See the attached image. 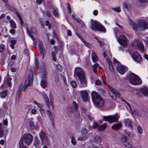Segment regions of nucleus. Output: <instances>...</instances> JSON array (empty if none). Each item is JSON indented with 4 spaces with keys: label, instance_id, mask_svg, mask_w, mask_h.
I'll use <instances>...</instances> for the list:
<instances>
[{
    "label": "nucleus",
    "instance_id": "nucleus-1",
    "mask_svg": "<svg viewBox=\"0 0 148 148\" xmlns=\"http://www.w3.org/2000/svg\"><path fill=\"white\" fill-rule=\"evenodd\" d=\"M92 98L95 106L101 110H104L106 106L99 95L96 91H93L91 93Z\"/></svg>",
    "mask_w": 148,
    "mask_h": 148
},
{
    "label": "nucleus",
    "instance_id": "nucleus-2",
    "mask_svg": "<svg viewBox=\"0 0 148 148\" xmlns=\"http://www.w3.org/2000/svg\"><path fill=\"white\" fill-rule=\"evenodd\" d=\"M74 75L76 78L77 77L79 80L80 87H82L87 86V83L85 79L84 73L81 68H76L74 71Z\"/></svg>",
    "mask_w": 148,
    "mask_h": 148
},
{
    "label": "nucleus",
    "instance_id": "nucleus-3",
    "mask_svg": "<svg viewBox=\"0 0 148 148\" xmlns=\"http://www.w3.org/2000/svg\"><path fill=\"white\" fill-rule=\"evenodd\" d=\"M129 24L132 26L133 29L135 31L137 30V27L141 30L148 29V23L145 20H140L139 21L137 26L135 22L130 18H129Z\"/></svg>",
    "mask_w": 148,
    "mask_h": 148
},
{
    "label": "nucleus",
    "instance_id": "nucleus-4",
    "mask_svg": "<svg viewBox=\"0 0 148 148\" xmlns=\"http://www.w3.org/2000/svg\"><path fill=\"white\" fill-rule=\"evenodd\" d=\"M33 138V136L30 134H26L23 135L19 142L20 148H24L23 142L27 145H30L32 141Z\"/></svg>",
    "mask_w": 148,
    "mask_h": 148
},
{
    "label": "nucleus",
    "instance_id": "nucleus-5",
    "mask_svg": "<svg viewBox=\"0 0 148 148\" xmlns=\"http://www.w3.org/2000/svg\"><path fill=\"white\" fill-rule=\"evenodd\" d=\"M33 75L32 70H29V73L26 76L25 82L23 88V90L25 91L27 87L31 86L33 83Z\"/></svg>",
    "mask_w": 148,
    "mask_h": 148
},
{
    "label": "nucleus",
    "instance_id": "nucleus-6",
    "mask_svg": "<svg viewBox=\"0 0 148 148\" xmlns=\"http://www.w3.org/2000/svg\"><path fill=\"white\" fill-rule=\"evenodd\" d=\"M127 79L134 85H140L142 83V81L139 77L137 75L131 73L126 77Z\"/></svg>",
    "mask_w": 148,
    "mask_h": 148
},
{
    "label": "nucleus",
    "instance_id": "nucleus-7",
    "mask_svg": "<svg viewBox=\"0 0 148 148\" xmlns=\"http://www.w3.org/2000/svg\"><path fill=\"white\" fill-rule=\"evenodd\" d=\"M91 28L92 30L95 32H106L105 27L99 21H94L91 22Z\"/></svg>",
    "mask_w": 148,
    "mask_h": 148
},
{
    "label": "nucleus",
    "instance_id": "nucleus-8",
    "mask_svg": "<svg viewBox=\"0 0 148 148\" xmlns=\"http://www.w3.org/2000/svg\"><path fill=\"white\" fill-rule=\"evenodd\" d=\"M47 73V70L46 69H44L43 71H40V75L42 79L40 85L42 87L44 88H46L47 86L46 77Z\"/></svg>",
    "mask_w": 148,
    "mask_h": 148
},
{
    "label": "nucleus",
    "instance_id": "nucleus-9",
    "mask_svg": "<svg viewBox=\"0 0 148 148\" xmlns=\"http://www.w3.org/2000/svg\"><path fill=\"white\" fill-rule=\"evenodd\" d=\"M108 92L110 96L113 99L116 100L117 99H121V95L118 91L111 86L109 87Z\"/></svg>",
    "mask_w": 148,
    "mask_h": 148
},
{
    "label": "nucleus",
    "instance_id": "nucleus-10",
    "mask_svg": "<svg viewBox=\"0 0 148 148\" xmlns=\"http://www.w3.org/2000/svg\"><path fill=\"white\" fill-rule=\"evenodd\" d=\"M120 116L117 114L114 115L108 116H103V119L105 121H108L110 123H112L114 122H118Z\"/></svg>",
    "mask_w": 148,
    "mask_h": 148
},
{
    "label": "nucleus",
    "instance_id": "nucleus-11",
    "mask_svg": "<svg viewBox=\"0 0 148 148\" xmlns=\"http://www.w3.org/2000/svg\"><path fill=\"white\" fill-rule=\"evenodd\" d=\"M39 134L42 144L50 146V144L45 132L43 131H41L39 133Z\"/></svg>",
    "mask_w": 148,
    "mask_h": 148
},
{
    "label": "nucleus",
    "instance_id": "nucleus-12",
    "mask_svg": "<svg viewBox=\"0 0 148 148\" xmlns=\"http://www.w3.org/2000/svg\"><path fill=\"white\" fill-rule=\"evenodd\" d=\"M119 44L123 46H125L127 44V39L123 35H120L119 37L117 38Z\"/></svg>",
    "mask_w": 148,
    "mask_h": 148
},
{
    "label": "nucleus",
    "instance_id": "nucleus-13",
    "mask_svg": "<svg viewBox=\"0 0 148 148\" xmlns=\"http://www.w3.org/2000/svg\"><path fill=\"white\" fill-rule=\"evenodd\" d=\"M116 69L119 73L121 75L124 74L128 70L127 67L123 65H120L117 66Z\"/></svg>",
    "mask_w": 148,
    "mask_h": 148
},
{
    "label": "nucleus",
    "instance_id": "nucleus-14",
    "mask_svg": "<svg viewBox=\"0 0 148 148\" xmlns=\"http://www.w3.org/2000/svg\"><path fill=\"white\" fill-rule=\"evenodd\" d=\"M132 57L134 60L138 62H140L142 60L141 56L137 52H134L132 55Z\"/></svg>",
    "mask_w": 148,
    "mask_h": 148
},
{
    "label": "nucleus",
    "instance_id": "nucleus-15",
    "mask_svg": "<svg viewBox=\"0 0 148 148\" xmlns=\"http://www.w3.org/2000/svg\"><path fill=\"white\" fill-rule=\"evenodd\" d=\"M38 48L41 56L42 59L44 58L45 52V49L44 48L43 44L42 42H40L38 45Z\"/></svg>",
    "mask_w": 148,
    "mask_h": 148
},
{
    "label": "nucleus",
    "instance_id": "nucleus-16",
    "mask_svg": "<svg viewBox=\"0 0 148 148\" xmlns=\"http://www.w3.org/2000/svg\"><path fill=\"white\" fill-rule=\"evenodd\" d=\"M103 55L104 58H106V60L108 62L109 66V69L111 72H113L114 71V69L112 64L110 60V59L108 58V57L106 55V53L104 52L103 53Z\"/></svg>",
    "mask_w": 148,
    "mask_h": 148
},
{
    "label": "nucleus",
    "instance_id": "nucleus-17",
    "mask_svg": "<svg viewBox=\"0 0 148 148\" xmlns=\"http://www.w3.org/2000/svg\"><path fill=\"white\" fill-rule=\"evenodd\" d=\"M123 123L125 126L130 127L131 129H132L133 122L130 119H124L123 120Z\"/></svg>",
    "mask_w": 148,
    "mask_h": 148
},
{
    "label": "nucleus",
    "instance_id": "nucleus-18",
    "mask_svg": "<svg viewBox=\"0 0 148 148\" xmlns=\"http://www.w3.org/2000/svg\"><path fill=\"white\" fill-rule=\"evenodd\" d=\"M122 144L125 146L128 147H130L131 146L130 144L127 141V137L123 135L122 138Z\"/></svg>",
    "mask_w": 148,
    "mask_h": 148
},
{
    "label": "nucleus",
    "instance_id": "nucleus-19",
    "mask_svg": "<svg viewBox=\"0 0 148 148\" xmlns=\"http://www.w3.org/2000/svg\"><path fill=\"white\" fill-rule=\"evenodd\" d=\"M135 43L137 44V46L139 50L142 52L144 51V46L142 41L138 40L135 42Z\"/></svg>",
    "mask_w": 148,
    "mask_h": 148
},
{
    "label": "nucleus",
    "instance_id": "nucleus-20",
    "mask_svg": "<svg viewBox=\"0 0 148 148\" xmlns=\"http://www.w3.org/2000/svg\"><path fill=\"white\" fill-rule=\"evenodd\" d=\"M80 93L83 100L84 102L88 100V93L86 90L81 91Z\"/></svg>",
    "mask_w": 148,
    "mask_h": 148
},
{
    "label": "nucleus",
    "instance_id": "nucleus-21",
    "mask_svg": "<svg viewBox=\"0 0 148 148\" xmlns=\"http://www.w3.org/2000/svg\"><path fill=\"white\" fill-rule=\"evenodd\" d=\"M140 90L144 96L148 97V88L146 86H143L140 89Z\"/></svg>",
    "mask_w": 148,
    "mask_h": 148
},
{
    "label": "nucleus",
    "instance_id": "nucleus-22",
    "mask_svg": "<svg viewBox=\"0 0 148 148\" xmlns=\"http://www.w3.org/2000/svg\"><path fill=\"white\" fill-rule=\"evenodd\" d=\"M43 95L44 99L45 101L48 108H49L50 107V103L49 99L45 93H43Z\"/></svg>",
    "mask_w": 148,
    "mask_h": 148
},
{
    "label": "nucleus",
    "instance_id": "nucleus-23",
    "mask_svg": "<svg viewBox=\"0 0 148 148\" xmlns=\"http://www.w3.org/2000/svg\"><path fill=\"white\" fill-rule=\"evenodd\" d=\"M92 61L95 63H96L98 60V58L95 53V51L93 50L92 51Z\"/></svg>",
    "mask_w": 148,
    "mask_h": 148
},
{
    "label": "nucleus",
    "instance_id": "nucleus-24",
    "mask_svg": "<svg viewBox=\"0 0 148 148\" xmlns=\"http://www.w3.org/2000/svg\"><path fill=\"white\" fill-rule=\"evenodd\" d=\"M47 113L48 115L50 118V119L51 121L52 124L53 126H54V119L53 117V115L51 112L49 110H47Z\"/></svg>",
    "mask_w": 148,
    "mask_h": 148
},
{
    "label": "nucleus",
    "instance_id": "nucleus-25",
    "mask_svg": "<svg viewBox=\"0 0 148 148\" xmlns=\"http://www.w3.org/2000/svg\"><path fill=\"white\" fill-rule=\"evenodd\" d=\"M121 126V123H119L117 124H114L111 126V128L113 130H118L120 128Z\"/></svg>",
    "mask_w": 148,
    "mask_h": 148
},
{
    "label": "nucleus",
    "instance_id": "nucleus-26",
    "mask_svg": "<svg viewBox=\"0 0 148 148\" xmlns=\"http://www.w3.org/2000/svg\"><path fill=\"white\" fill-rule=\"evenodd\" d=\"M123 8L126 9L127 10L130 11L131 9V5L129 4L126 2H124L123 3Z\"/></svg>",
    "mask_w": 148,
    "mask_h": 148
},
{
    "label": "nucleus",
    "instance_id": "nucleus-27",
    "mask_svg": "<svg viewBox=\"0 0 148 148\" xmlns=\"http://www.w3.org/2000/svg\"><path fill=\"white\" fill-rule=\"evenodd\" d=\"M106 127L107 125L106 123L99 125L98 130L100 131H103L106 129Z\"/></svg>",
    "mask_w": 148,
    "mask_h": 148
},
{
    "label": "nucleus",
    "instance_id": "nucleus-28",
    "mask_svg": "<svg viewBox=\"0 0 148 148\" xmlns=\"http://www.w3.org/2000/svg\"><path fill=\"white\" fill-rule=\"evenodd\" d=\"M34 145L36 148H40V141L38 139H35L34 143Z\"/></svg>",
    "mask_w": 148,
    "mask_h": 148
},
{
    "label": "nucleus",
    "instance_id": "nucleus-29",
    "mask_svg": "<svg viewBox=\"0 0 148 148\" xmlns=\"http://www.w3.org/2000/svg\"><path fill=\"white\" fill-rule=\"evenodd\" d=\"M10 23V26L12 28L15 29L16 27V24L15 22L12 20L11 19L9 21Z\"/></svg>",
    "mask_w": 148,
    "mask_h": 148
},
{
    "label": "nucleus",
    "instance_id": "nucleus-30",
    "mask_svg": "<svg viewBox=\"0 0 148 148\" xmlns=\"http://www.w3.org/2000/svg\"><path fill=\"white\" fill-rule=\"evenodd\" d=\"M7 95V90H4L0 92V97L3 98H5Z\"/></svg>",
    "mask_w": 148,
    "mask_h": 148
},
{
    "label": "nucleus",
    "instance_id": "nucleus-31",
    "mask_svg": "<svg viewBox=\"0 0 148 148\" xmlns=\"http://www.w3.org/2000/svg\"><path fill=\"white\" fill-rule=\"evenodd\" d=\"M53 13L54 16L56 17L58 16L59 14L58 9L55 8H53Z\"/></svg>",
    "mask_w": 148,
    "mask_h": 148
},
{
    "label": "nucleus",
    "instance_id": "nucleus-32",
    "mask_svg": "<svg viewBox=\"0 0 148 148\" xmlns=\"http://www.w3.org/2000/svg\"><path fill=\"white\" fill-rule=\"evenodd\" d=\"M47 110H45L43 108L40 109V111L42 116L44 117L46 115V113L47 112Z\"/></svg>",
    "mask_w": 148,
    "mask_h": 148
},
{
    "label": "nucleus",
    "instance_id": "nucleus-33",
    "mask_svg": "<svg viewBox=\"0 0 148 148\" xmlns=\"http://www.w3.org/2000/svg\"><path fill=\"white\" fill-rule=\"evenodd\" d=\"M124 131L125 133L127 134V135L129 137L131 138H134V134L132 133H131L128 132L126 130H125Z\"/></svg>",
    "mask_w": 148,
    "mask_h": 148
},
{
    "label": "nucleus",
    "instance_id": "nucleus-34",
    "mask_svg": "<svg viewBox=\"0 0 148 148\" xmlns=\"http://www.w3.org/2000/svg\"><path fill=\"white\" fill-rule=\"evenodd\" d=\"M23 88V85H20L18 88L16 95H19L21 92Z\"/></svg>",
    "mask_w": 148,
    "mask_h": 148
},
{
    "label": "nucleus",
    "instance_id": "nucleus-35",
    "mask_svg": "<svg viewBox=\"0 0 148 148\" xmlns=\"http://www.w3.org/2000/svg\"><path fill=\"white\" fill-rule=\"evenodd\" d=\"M99 64L98 63H96L95 64L93 65L92 66L93 70L94 72L95 73H96L97 72V69L99 66Z\"/></svg>",
    "mask_w": 148,
    "mask_h": 148
},
{
    "label": "nucleus",
    "instance_id": "nucleus-36",
    "mask_svg": "<svg viewBox=\"0 0 148 148\" xmlns=\"http://www.w3.org/2000/svg\"><path fill=\"white\" fill-rule=\"evenodd\" d=\"M49 98H50V104H51L52 108H53V106H54L53 104V96L51 94V92H50V93L49 94Z\"/></svg>",
    "mask_w": 148,
    "mask_h": 148
},
{
    "label": "nucleus",
    "instance_id": "nucleus-37",
    "mask_svg": "<svg viewBox=\"0 0 148 148\" xmlns=\"http://www.w3.org/2000/svg\"><path fill=\"white\" fill-rule=\"evenodd\" d=\"M71 143L72 144L74 145H75L76 144V142L75 138L74 136H72L71 137Z\"/></svg>",
    "mask_w": 148,
    "mask_h": 148
},
{
    "label": "nucleus",
    "instance_id": "nucleus-38",
    "mask_svg": "<svg viewBox=\"0 0 148 148\" xmlns=\"http://www.w3.org/2000/svg\"><path fill=\"white\" fill-rule=\"evenodd\" d=\"M73 105L74 110L75 111L77 110L78 109V106L77 104L75 101H73Z\"/></svg>",
    "mask_w": 148,
    "mask_h": 148
},
{
    "label": "nucleus",
    "instance_id": "nucleus-39",
    "mask_svg": "<svg viewBox=\"0 0 148 148\" xmlns=\"http://www.w3.org/2000/svg\"><path fill=\"white\" fill-rule=\"evenodd\" d=\"M95 38L99 43L100 47H102V46L104 45V43L100 40V38L99 37H95Z\"/></svg>",
    "mask_w": 148,
    "mask_h": 148
},
{
    "label": "nucleus",
    "instance_id": "nucleus-40",
    "mask_svg": "<svg viewBox=\"0 0 148 148\" xmlns=\"http://www.w3.org/2000/svg\"><path fill=\"white\" fill-rule=\"evenodd\" d=\"M82 42L86 46L89 48H90L91 45L90 44L86 42L84 40H82Z\"/></svg>",
    "mask_w": 148,
    "mask_h": 148
},
{
    "label": "nucleus",
    "instance_id": "nucleus-41",
    "mask_svg": "<svg viewBox=\"0 0 148 148\" xmlns=\"http://www.w3.org/2000/svg\"><path fill=\"white\" fill-rule=\"evenodd\" d=\"M9 42L11 43V44H15L16 43V41L13 38H10L9 40Z\"/></svg>",
    "mask_w": 148,
    "mask_h": 148
},
{
    "label": "nucleus",
    "instance_id": "nucleus-42",
    "mask_svg": "<svg viewBox=\"0 0 148 148\" xmlns=\"http://www.w3.org/2000/svg\"><path fill=\"white\" fill-rule=\"evenodd\" d=\"M99 125L98 123L96 122H94L93 123V125L92 126V127L94 129H97L98 130V128Z\"/></svg>",
    "mask_w": 148,
    "mask_h": 148
},
{
    "label": "nucleus",
    "instance_id": "nucleus-43",
    "mask_svg": "<svg viewBox=\"0 0 148 148\" xmlns=\"http://www.w3.org/2000/svg\"><path fill=\"white\" fill-rule=\"evenodd\" d=\"M112 10L117 12H120L121 11V9L119 7H117L116 8H112Z\"/></svg>",
    "mask_w": 148,
    "mask_h": 148
},
{
    "label": "nucleus",
    "instance_id": "nucleus-44",
    "mask_svg": "<svg viewBox=\"0 0 148 148\" xmlns=\"http://www.w3.org/2000/svg\"><path fill=\"white\" fill-rule=\"evenodd\" d=\"M70 84L73 88H75L77 86V84L76 82L75 81H71L70 82Z\"/></svg>",
    "mask_w": 148,
    "mask_h": 148
},
{
    "label": "nucleus",
    "instance_id": "nucleus-45",
    "mask_svg": "<svg viewBox=\"0 0 148 148\" xmlns=\"http://www.w3.org/2000/svg\"><path fill=\"white\" fill-rule=\"evenodd\" d=\"M34 103L35 104L37 105L38 107V108H40V109H41V108H42V107L43 106L42 104L41 103H38L36 101H34Z\"/></svg>",
    "mask_w": 148,
    "mask_h": 148
},
{
    "label": "nucleus",
    "instance_id": "nucleus-46",
    "mask_svg": "<svg viewBox=\"0 0 148 148\" xmlns=\"http://www.w3.org/2000/svg\"><path fill=\"white\" fill-rule=\"evenodd\" d=\"M11 79L10 77H8L7 78V82L8 86L9 87H11L12 86V83L11 82Z\"/></svg>",
    "mask_w": 148,
    "mask_h": 148
},
{
    "label": "nucleus",
    "instance_id": "nucleus-47",
    "mask_svg": "<svg viewBox=\"0 0 148 148\" xmlns=\"http://www.w3.org/2000/svg\"><path fill=\"white\" fill-rule=\"evenodd\" d=\"M138 132L141 134L143 132V130L142 127L140 125H139L138 127Z\"/></svg>",
    "mask_w": 148,
    "mask_h": 148
},
{
    "label": "nucleus",
    "instance_id": "nucleus-48",
    "mask_svg": "<svg viewBox=\"0 0 148 148\" xmlns=\"http://www.w3.org/2000/svg\"><path fill=\"white\" fill-rule=\"evenodd\" d=\"M51 54L53 61H56V54L55 52L54 51H52L51 52Z\"/></svg>",
    "mask_w": 148,
    "mask_h": 148
},
{
    "label": "nucleus",
    "instance_id": "nucleus-49",
    "mask_svg": "<svg viewBox=\"0 0 148 148\" xmlns=\"http://www.w3.org/2000/svg\"><path fill=\"white\" fill-rule=\"evenodd\" d=\"M45 25L46 26H48V27L49 29H51V24L49 23V21H45Z\"/></svg>",
    "mask_w": 148,
    "mask_h": 148
},
{
    "label": "nucleus",
    "instance_id": "nucleus-50",
    "mask_svg": "<svg viewBox=\"0 0 148 148\" xmlns=\"http://www.w3.org/2000/svg\"><path fill=\"white\" fill-rule=\"evenodd\" d=\"M87 132V130L85 128H82L81 130V133L83 134H85Z\"/></svg>",
    "mask_w": 148,
    "mask_h": 148
},
{
    "label": "nucleus",
    "instance_id": "nucleus-51",
    "mask_svg": "<svg viewBox=\"0 0 148 148\" xmlns=\"http://www.w3.org/2000/svg\"><path fill=\"white\" fill-rule=\"evenodd\" d=\"M4 50V45L3 44H1L0 46V52H2Z\"/></svg>",
    "mask_w": 148,
    "mask_h": 148
},
{
    "label": "nucleus",
    "instance_id": "nucleus-52",
    "mask_svg": "<svg viewBox=\"0 0 148 148\" xmlns=\"http://www.w3.org/2000/svg\"><path fill=\"white\" fill-rule=\"evenodd\" d=\"M19 100V95H16L15 98V103H18Z\"/></svg>",
    "mask_w": 148,
    "mask_h": 148
},
{
    "label": "nucleus",
    "instance_id": "nucleus-53",
    "mask_svg": "<svg viewBox=\"0 0 148 148\" xmlns=\"http://www.w3.org/2000/svg\"><path fill=\"white\" fill-rule=\"evenodd\" d=\"M17 15L20 21L21 24L22 25L24 23L20 15Z\"/></svg>",
    "mask_w": 148,
    "mask_h": 148
},
{
    "label": "nucleus",
    "instance_id": "nucleus-54",
    "mask_svg": "<svg viewBox=\"0 0 148 148\" xmlns=\"http://www.w3.org/2000/svg\"><path fill=\"white\" fill-rule=\"evenodd\" d=\"M72 17L73 18V19H74L75 21H79L80 20V19L79 18H76L75 17V16L74 14H73L72 15Z\"/></svg>",
    "mask_w": 148,
    "mask_h": 148
},
{
    "label": "nucleus",
    "instance_id": "nucleus-55",
    "mask_svg": "<svg viewBox=\"0 0 148 148\" xmlns=\"http://www.w3.org/2000/svg\"><path fill=\"white\" fill-rule=\"evenodd\" d=\"M118 29L117 28H115L113 29V30L115 36V37L116 38L117 37V34L118 32Z\"/></svg>",
    "mask_w": 148,
    "mask_h": 148
},
{
    "label": "nucleus",
    "instance_id": "nucleus-56",
    "mask_svg": "<svg viewBox=\"0 0 148 148\" xmlns=\"http://www.w3.org/2000/svg\"><path fill=\"white\" fill-rule=\"evenodd\" d=\"M80 20L79 21H77L78 22L80 23L82 25V27H84L85 25L84 22L80 19Z\"/></svg>",
    "mask_w": 148,
    "mask_h": 148
},
{
    "label": "nucleus",
    "instance_id": "nucleus-57",
    "mask_svg": "<svg viewBox=\"0 0 148 148\" xmlns=\"http://www.w3.org/2000/svg\"><path fill=\"white\" fill-rule=\"evenodd\" d=\"M53 38L55 39H58V36L56 34V33L55 32H53Z\"/></svg>",
    "mask_w": 148,
    "mask_h": 148
},
{
    "label": "nucleus",
    "instance_id": "nucleus-58",
    "mask_svg": "<svg viewBox=\"0 0 148 148\" xmlns=\"http://www.w3.org/2000/svg\"><path fill=\"white\" fill-rule=\"evenodd\" d=\"M85 118L88 119L89 120H92V116L91 115H86L85 117Z\"/></svg>",
    "mask_w": 148,
    "mask_h": 148
},
{
    "label": "nucleus",
    "instance_id": "nucleus-59",
    "mask_svg": "<svg viewBox=\"0 0 148 148\" xmlns=\"http://www.w3.org/2000/svg\"><path fill=\"white\" fill-rule=\"evenodd\" d=\"M67 8H68L69 13L70 14L71 12V9L70 4L69 3L67 4Z\"/></svg>",
    "mask_w": 148,
    "mask_h": 148
},
{
    "label": "nucleus",
    "instance_id": "nucleus-60",
    "mask_svg": "<svg viewBox=\"0 0 148 148\" xmlns=\"http://www.w3.org/2000/svg\"><path fill=\"white\" fill-rule=\"evenodd\" d=\"M102 83L99 80H97L95 82V84L96 85H100Z\"/></svg>",
    "mask_w": 148,
    "mask_h": 148
},
{
    "label": "nucleus",
    "instance_id": "nucleus-61",
    "mask_svg": "<svg viewBox=\"0 0 148 148\" xmlns=\"http://www.w3.org/2000/svg\"><path fill=\"white\" fill-rule=\"evenodd\" d=\"M31 113L32 114H36L37 113L36 110L34 108L32 109L31 110Z\"/></svg>",
    "mask_w": 148,
    "mask_h": 148
},
{
    "label": "nucleus",
    "instance_id": "nucleus-62",
    "mask_svg": "<svg viewBox=\"0 0 148 148\" xmlns=\"http://www.w3.org/2000/svg\"><path fill=\"white\" fill-rule=\"evenodd\" d=\"M113 61L116 64H119L120 62L114 58H113Z\"/></svg>",
    "mask_w": 148,
    "mask_h": 148
},
{
    "label": "nucleus",
    "instance_id": "nucleus-63",
    "mask_svg": "<svg viewBox=\"0 0 148 148\" xmlns=\"http://www.w3.org/2000/svg\"><path fill=\"white\" fill-rule=\"evenodd\" d=\"M29 125L31 128H33L34 127V123L32 121H30L29 123Z\"/></svg>",
    "mask_w": 148,
    "mask_h": 148
},
{
    "label": "nucleus",
    "instance_id": "nucleus-64",
    "mask_svg": "<svg viewBox=\"0 0 148 148\" xmlns=\"http://www.w3.org/2000/svg\"><path fill=\"white\" fill-rule=\"evenodd\" d=\"M3 124L4 125H7L8 124V122L6 119L4 120L3 121Z\"/></svg>",
    "mask_w": 148,
    "mask_h": 148
}]
</instances>
